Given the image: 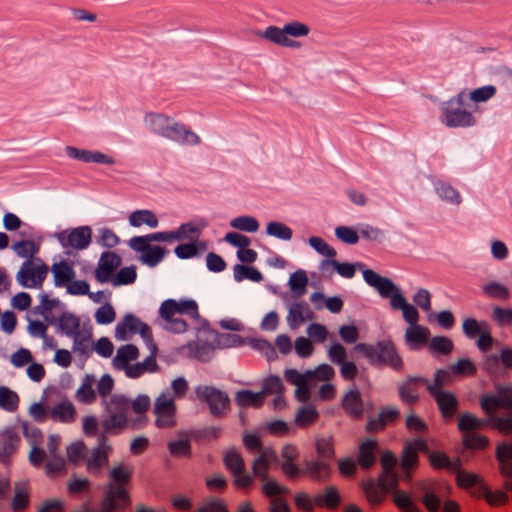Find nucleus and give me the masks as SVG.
<instances>
[{
    "instance_id": "nucleus-18",
    "label": "nucleus",
    "mask_w": 512,
    "mask_h": 512,
    "mask_svg": "<svg viewBox=\"0 0 512 512\" xmlns=\"http://www.w3.org/2000/svg\"><path fill=\"white\" fill-rule=\"evenodd\" d=\"M435 400L443 419H452L459 407L456 395L450 391H432L429 393Z\"/></svg>"
},
{
    "instance_id": "nucleus-1",
    "label": "nucleus",
    "mask_w": 512,
    "mask_h": 512,
    "mask_svg": "<svg viewBox=\"0 0 512 512\" xmlns=\"http://www.w3.org/2000/svg\"><path fill=\"white\" fill-rule=\"evenodd\" d=\"M133 470L128 465H117L109 474L104 496L101 500L98 512H117L131 505V498L127 487L132 478Z\"/></svg>"
},
{
    "instance_id": "nucleus-62",
    "label": "nucleus",
    "mask_w": 512,
    "mask_h": 512,
    "mask_svg": "<svg viewBox=\"0 0 512 512\" xmlns=\"http://www.w3.org/2000/svg\"><path fill=\"white\" fill-rule=\"evenodd\" d=\"M456 482L460 488L468 489L481 482V478L474 473L459 470L456 475Z\"/></svg>"
},
{
    "instance_id": "nucleus-53",
    "label": "nucleus",
    "mask_w": 512,
    "mask_h": 512,
    "mask_svg": "<svg viewBox=\"0 0 512 512\" xmlns=\"http://www.w3.org/2000/svg\"><path fill=\"white\" fill-rule=\"evenodd\" d=\"M66 456L72 463L85 462L87 457V447L82 441H77L66 447Z\"/></svg>"
},
{
    "instance_id": "nucleus-12",
    "label": "nucleus",
    "mask_w": 512,
    "mask_h": 512,
    "mask_svg": "<svg viewBox=\"0 0 512 512\" xmlns=\"http://www.w3.org/2000/svg\"><path fill=\"white\" fill-rule=\"evenodd\" d=\"M497 395L485 394L480 405L487 416L495 414L499 408L512 411V383L496 387Z\"/></svg>"
},
{
    "instance_id": "nucleus-51",
    "label": "nucleus",
    "mask_w": 512,
    "mask_h": 512,
    "mask_svg": "<svg viewBox=\"0 0 512 512\" xmlns=\"http://www.w3.org/2000/svg\"><path fill=\"white\" fill-rule=\"evenodd\" d=\"M318 418V412L313 406L301 407L295 417L296 423L303 428L312 425Z\"/></svg>"
},
{
    "instance_id": "nucleus-63",
    "label": "nucleus",
    "mask_w": 512,
    "mask_h": 512,
    "mask_svg": "<svg viewBox=\"0 0 512 512\" xmlns=\"http://www.w3.org/2000/svg\"><path fill=\"white\" fill-rule=\"evenodd\" d=\"M309 244L321 255L333 259L336 257V250L328 245L322 238L313 236L309 239Z\"/></svg>"
},
{
    "instance_id": "nucleus-9",
    "label": "nucleus",
    "mask_w": 512,
    "mask_h": 512,
    "mask_svg": "<svg viewBox=\"0 0 512 512\" xmlns=\"http://www.w3.org/2000/svg\"><path fill=\"white\" fill-rule=\"evenodd\" d=\"M223 461L226 469L232 475L237 489H247L253 484V476L247 472L244 459L238 451H227Z\"/></svg>"
},
{
    "instance_id": "nucleus-38",
    "label": "nucleus",
    "mask_w": 512,
    "mask_h": 512,
    "mask_svg": "<svg viewBox=\"0 0 512 512\" xmlns=\"http://www.w3.org/2000/svg\"><path fill=\"white\" fill-rule=\"evenodd\" d=\"M95 378L87 375L76 393V398L84 404H91L96 400V392L94 390Z\"/></svg>"
},
{
    "instance_id": "nucleus-48",
    "label": "nucleus",
    "mask_w": 512,
    "mask_h": 512,
    "mask_svg": "<svg viewBox=\"0 0 512 512\" xmlns=\"http://www.w3.org/2000/svg\"><path fill=\"white\" fill-rule=\"evenodd\" d=\"M452 373L449 370L440 369L435 372L434 381L430 383L427 381V390L429 393L432 391H444L443 387L452 383Z\"/></svg>"
},
{
    "instance_id": "nucleus-34",
    "label": "nucleus",
    "mask_w": 512,
    "mask_h": 512,
    "mask_svg": "<svg viewBox=\"0 0 512 512\" xmlns=\"http://www.w3.org/2000/svg\"><path fill=\"white\" fill-rule=\"evenodd\" d=\"M108 463V452L105 447H97L85 458V465L89 472H99Z\"/></svg>"
},
{
    "instance_id": "nucleus-7",
    "label": "nucleus",
    "mask_w": 512,
    "mask_h": 512,
    "mask_svg": "<svg viewBox=\"0 0 512 512\" xmlns=\"http://www.w3.org/2000/svg\"><path fill=\"white\" fill-rule=\"evenodd\" d=\"M154 425L160 430H172L178 424L177 404L170 391L159 394L153 403Z\"/></svg>"
},
{
    "instance_id": "nucleus-23",
    "label": "nucleus",
    "mask_w": 512,
    "mask_h": 512,
    "mask_svg": "<svg viewBox=\"0 0 512 512\" xmlns=\"http://www.w3.org/2000/svg\"><path fill=\"white\" fill-rule=\"evenodd\" d=\"M92 240V230L89 226H80L72 229L66 235V246L76 250L86 249Z\"/></svg>"
},
{
    "instance_id": "nucleus-58",
    "label": "nucleus",
    "mask_w": 512,
    "mask_h": 512,
    "mask_svg": "<svg viewBox=\"0 0 512 512\" xmlns=\"http://www.w3.org/2000/svg\"><path fill=\"white\" fill-rule=\"evenodd\" d=\"M429 348L438 354L448 355L453 350V342L444 336H436L430 340Z\"/></svg>"
},
{
    "instance_id": "nucleus-35",
    "label": "nucleus",
    "mask_w": 512,
    "mask_h": 512,
    "mask_svg": "<svg viewBox=\"0 0 512 512\" xmlns=\"http://www.w3.org/2000/svg\"><path fill=\"white\" fill-rule=\"evenodd\" d=\"M340 502L341 498L339 492L334 486H327L322 495L315 497V503L317 506L326 507L330 510L337 509Z\"/></svg>"
},
{
    "instance_id": "nucleus-20",
    "label": "nucleus",
    "mask_w": 512,
    "mask_h": 512,
    "mask_svg": "<svg viewBox=\"0 0 512 512\" xmlns=\"http://www.w3.org/2000/svg\"><path fill=\"white\" fill-rule=\"evenodd\" d=\"M148 349L150 351V355L143 361L133 365V368L130 369V373H128L129 378H138L146 372L153 373L159 370V366L157 364V345L154 343L153 339L146 342Z\"/></svg>"
},
{
    "instance_id": "nucleus-19",
    "label": "nucleus",
    "mask_w": 512,
    "mask_h": 512,
    "mask_svg": "<svg viewBox=\"0 0 512 512\" xmlns=\"http://www.w3.org/2000/svg\"><path fill=\"white\" fill-rule=\"evenodd\" d=\"M400 417V411L394 406L381 407L377 417L370 418L366 424L368 432H379L387 425L395 423Z\"/></svg>"
},
{
    "instance_id": "nucleus-44",
    "label": "nucleus",
    "mask_w": 512,
    "mask_h": 512,
    "mask_svg": "<svg viewBox=\"0 0 512 512\" xmlns=\"http://www.w3.org/2000/svg\"><path fill=\"white\" fill-rule=\"evenodd\" d=\"M430 465L437 470L447 469L455 471L459 468V462H452L450 458L443 452L433 451L429 454Z\"/></svg>"
},
{
    "instance_id": "nucleus-22",
    "label": "nucleus",
    "mask_w": 512,
    "mask_h": 512,
    "mask_svg": "<svg viewBox=\"0 0 512 512\" xmlns=\"http://www.w3.org/2000/svg\"><path fill=\"white\" fill-rule=\"evenodd\" d=\"M422 385L427 387V380L420 377L407 379L399 386V397L402 402L414 404L419 400V391Z\"/></svg>"
},
{
    "instance_id": "nucleus-41",
    "label": "nucleus",
    "mask_w": 512,
    "mask_h": 512,
    "mask_svg": "<svg viewBox=\"0 0 512 512\" xmlns=\"http://www.w3.org/2000/svg\"><path fill=\"white\" fill-rule=\"evenodd\" d=\"M487 426V422L480 420L471 413H462L458 417V428L464 433H472V431L480 430Z\"/></svg>"
},
{
    "instance_id": "nucleus-37",
    "label": "nucleus",
    "mask_w": 512,
    "mask_h": 512,
    "mask_svg": "<svg viewBox=\"0 0 512 512\" xmlns=\"http://www.w3.org/2000/svg\"><path fill=\"white\" fill-rule=\"evenodd\" d=\"M313 318V313L309 309L308 305L304 302L295 303L289 310V320L291 326L297 327L307 320Z\"/></svg>"
},
{
    "instance_id": "nucleus-33",
    "label": "nucleus",
    "mask_w": 512,
    "mask_h": 512,
    "mask_svg": "<svg viewBox=\"0 0 512 512\" xmlns=\"http://www.w3.org/2000/svg\"><path fill=\"white\" fill-rule=\"evenodd\" d=\"M129 223L133 227H141L143 225L149 228H156L158 226V217L151 210H136L129 215Z\"/></svg>"
},
{
    "instance_id": "nucleus-46",
    "label": "nucleus",
    "mask_w": 512,
    "mask_h": 512,
    "mask_svg": "<svg viewBox=\"0 0 512 512\" xmlns=\"http://www.w3.org/2000/svg\"><path fill=\"white\" fill-rule=\"evenodd\" d=\"M483 293L492 299L507 301L510 299V290L497 282H490L483 286Z\"/></svg>"
},
{
    "instance_id": "nucleus-31",
    "label": "nucleus",
    "mask_w": 512,
    "mask_h": 512,
    "mask_svg": "<svg viewBox=\"0 0 512 512\" xmlns=\"http://www.w3.org/2000/svg\"><path fill=\"white\" fill-rule=\"evenodd\" d=\"M320 270L323 274H332V270H336L344 278H352L355 274L354 265L340 263L334 259L323 260L320 264Z\"/></svg>"
},
{
    "instance_id": "nucleus-26",
    "label": "nucleus",
    "mask_w": 512,
    "mask_h": 512,
    "mask_svg": "<svg viewBox=\"0 0 512 512\" xmlns=\"http://www.w3.org/2000/svg\"><path fill=\"white\" fill-rule=\"evenodd\" d=\"M378 447L376 440L367 439L359 444V453L357 462L363 469H368L374 465L376 461L375 451Z\"/></svg>"
},
{
    "instance_id": "nucleus-29",
    "label": "nucleus",
    "mask_w": 512,
    "mask_h": 512,
    "mask_svg": "<svg viewBox=\"0 0 512 512\" xmlns=\"http://www.w3.org/2000/svg\"><path fill=\"white\" fill-rule=\"evenodd\" d=\"M499 471L502 476L512 479V445L502 443L496 449Z\"/></svg>"
},
{
    "instance_id": "nucleus-27",
    "label": "nucleus",
    "mask_w": 512,
    "mask_h": 512,
    "mask_svg": "<svg viewBox=\"0 0 512 512\" xmlns=\"http://www.w3.org/2000/svg\"><path fill=\"white\" fill-rule=\"evenodd\" d=\"M379 362L378 364H386L394 369H401L403 362L396 352L391 342H379Z\"/></svg>"
},
{
    "instance_id": "nucleus-39",
    "label": "nucleus",
    "mask_w": 512,
    "mask_h": 512,
    "mask_svg": "<svg viewBox=\"0 0 512 512\" xmlns=\"http://www.w3.org/2000/svg\"><path fill=\"white\" fill-rule=\"evenodd\" d=\"M487 425L505 436L512 434V411L506 412L501 417L495 414L488 416Z\"/></svg>"
},
{
    "instance_id": "nucleus-42",
    "label": "nucleus",
    "mask_w": 512,
    "mask_h": 512,
    "mask_svg": "<svg viewBox=\"0 0 512 512\" xmlns=\"http://www.w3.org/2000/svg\"><path fill=\"white\" fill-rule=\"evenodd\" d=\"M306 470L312 479L326 480L330 476V465L326 459L309 462Z\"/></svg>"
},
{
    "instance_id": "nucleus-59",
    "label": "nucleus",
    "mask_w": 512,
    "mask_h": 512,
    "mask_svg": "<svg viewBox=\"0 0 512 512\" xmlns=\"http://www.w3.org/2000/svg\"><path fill=\"white\" fill-rule=\"evenodd\" d=\"M308 284V277L302 270L293 273L289 280L290 289L299 296L304 295Z\"/></svg>"
},
{
    "instance_id": "nucleus-45",
    "label": "nucleus",
    "mask_w": 512,
    "mask_h": 512,
    "mask_svg": "<svg viewBox=\"0 0 512 512\" xmlns=\"http://www.w3.org/2000/svg\"><path fill=\"white\" fill-rule=\"evenodd\" d=\"M367 500L371 504H380L386 497L387 492L381 485L373 480H368L363 486Z\"/></svg>"
},
{
    "instance_id": "nucleus-24",
    "label": "nucleus",
    "mask_w": 512,
    "mask_h": 512,
    "mask_svg": "<svg viewBox=\"0 0 512 512\" xmlns=\"http://www.w3.org/2000/svg\"><path fill=\"white\" fill-rule=\"evenodd\" d=\"M157 132L175 141H182L188 144H196L199 142V137L196 134L185 130V128L179 124L167 125L160 128Z\"/></svg>"
},
{
    "instance_id": "nucleus-61",
    "label": "nucleus",
    "mask_w": 512,
    "mask_h": 512,
    "mask_svg": "<svg viewBox=\"0 0 512 512\" xmlns=\"http://www.w3.org/2000/svg\"><path fill=\"white\" fill-rule=\"evenodd\" d=\"M316 450L320 458L331 460L334 457L332 437H321L316 440Z\"/></svg>"
},
{
    "instance_id": "nucleus-4",
    "label": "nucleus",
    "mask_w": 512,
    "mask_h": 512,
    "mask_svg": "<svg viewBox=\"0 0 512 512\" xmlns=\"http://www.w3.org/2000/svg\"><path fill=\"white\" fill-rule=\"evenodd\" d=\"M243 444L250 453H257L252 462V476L261 480L268 478L270 466L277 462V453L273 447H264L257 434L246 433L243 435Z\"/></svg>"
},
{
    "instance_id": "nucleus-28",
    "label": "nucleus",
    "mask_w": 512,
    "mask_h": 512,
    "mask_svg": "<svg viewBox=\"0 0 512 512\" xmlns=\"http://www.w3.org/2000/svg\"><path fill=\"white\" fill-rule=\"evenodd\" d=\"M342 406L348 415L356 419L360 418L363 413V402L360 392L354 389L346 393L342 400Z\"/></svg>"
},
{
    "instance_id": "nucleus-56",
    "label": "nucleus",
    "mask_w": 512,
    "mask_h": 512,
    "mask_svg": "<svg viewBox=\"0 0 512 512\" xmlns=\"http://www.w3.org/2000/svg\"><path fill=\"white\" fill-rule=\"evenodd\" d=\"M453 375L474 376L477 372L476 365L468 358H462L449 367Z\"/></svg>"
},
{
    "instance_id": "nucleus-57",
    "label": "nucleus",
    "mask_w": 512,
    "mask_h": 512,
    "mask_svg": "<svg viewBox=\"0 0 512 512\" xmlns=\"http://www.w3.org/2000/svg\"><path fill=\"white\" fill-rule=\"evenodd\" d=\"M393 501L402 512H409L419 508L412 502L410 495L403 490H394Z\"/></svg>"
},
{
    "instance_id": "nucleus-32",
    "label": "nucleus",
    "mask_w": 512,
    "mask_h": 512,
    "mask_svg": "<svg viewBox=\"0 0 512 512\" xmlns=\"http://www.w3.org/2000/svg\"><path fill=\"white\" fill-rule=\"evenodd\" d=\"M66 153L69 157L84 162H95L103 164H112L114 161L102 153H93L86 150H78L73 147H66Z\"/></svg>"
},
{
    "instance_id": "nucleus-40",
    "label": "nucleus",
    "mask_w": 512,
    "mask_h": 512,
    "mask_svg": "<svg viewBox=\"0 0 512 512\" xmlns=\"http://www.w3.org/2000/svg\"><path fill=\"white\" fill-rule=\"evenodd\" d=\"M263 393L242 390L236 394L235 401L240 407L259 408L263 404Z\"/></svg>"
},
{
    "instance_id": "nucleus-47",
    "label": "nucleus",
    "mask_w": 512,
    "mask_h": 512,
    "mask_svg": "<svg viewBox=\"0 0 512 512\" xmlns=\"http://www.w3.org/2000/svg\"><path fill=\"white\" fill-rule=\"evenodd\" d=\"M234 278L238 282L244 279L260 282L263 279L262 274L256 268L240 264L234 266Z\"/></svg>"
},
{
    "instance_id": "nucleus-55",
    "label": "nucleus",
    "mask_w": 512,
    "mask_h": 512,
    "mask_svg": "<svg viewBox=\"0 0 512 512\" xmlns=\"http://www.w3.org/2000/svg\"><path fill=\"white\" fill-rule=\"evenodd\" d=\"M480 492L490 506H503L508 502V496L503 491H490L486 486H483Z\"/></svg>"
},
{
    "instance_id": "nucleus-13",
    "label": "nucleus",
    "mask_w": 512,
    "mask_h": 512,
    "mask_svg": "<svg viewBox=\"0 0 512 512\" xmlns=\"http://www.w3.org/2000/svg\"><path fill=\"white\" fill-rule=\"evenodd\" d=\"M38 263L27 260L25 261L20 270L17 273V281L24 287L27 288H37L40 287L45 280L48 267L40 263V260H37Z\"/></svg>"
},
{
    "instance_id": "nucleus-25",
    "label": "nucleus",
    "mask_w": 512,
    "mask_h": 512,
    "mask_svg": "<svg viewBox=\"0 0 512 512\" xmlns=\"http://www.w3.org/2000/svg\"><path fill=\"white\" fill-rule=\"evenodd\" d=\"M442 121L449 127H466L475 123V119L470 112L448 107L444 109Z\"/></svg>"
},
{
    "instance_id": "nucleus-50",
    "label": "nucleus",
    "mask_w": 512,
    "mask_h": 512,
    "mask_svg": "<svg viewBox=\"0 0 512 512\" xmlns=\"http://www.w3.org/2000/svg\"><path fill=\"white\" fill-rule=\"evenodd\" d=\"M137 278L136 267L129 266L121 268L111 279L113 286L129 285L135 282Z\"/></svg>"
},
{
    "instance_id": "nucleus-36",
    "label": "nucleus",
    "mask_w": 512,
    "mask_h": 512,
    "mask_svg": "<svg viewBox=\"0 0 512 512\" xmlns=\"http://www.w3.org/2000/svg\"><path fill=\"white\" fill-rule=\"evenodd\" d=\"M19 395L6 386H0V409L15 413L19 408Z\"/></svg>"
},
{
    "instance_id": "nucleus-60",
    "label": "nucleus",
    "mask_w": 512,
    "mask_h": 512,
    "mask_svg": "<svg viewBox=\"0 0 512 512\" xmlns=\"http://www.w3.org/2000/svg\"><path fill=\"white\" fill-rule=\"evenodd\" d=\"M230 225L235 229L245 232H256L259 229L258 221L250 216H240L234 218Z\"/></svg>"
},
{
    "instance_id": "nucleus-21",
    "label": "nucleus",
    "mask_w": 512,
    "mask_h": 512,
    "mask_svg": "<svg viewBox=\"0 0 512 512\" xmlns=\"http://www.w3.org/2000/svg\"><path fill=\"white\" fill-rule=\"evenodd\" d=\"M139 357V350L132 344L123 345L118 348L116 356L113 359V367L117 370L125 371L126 376L130 373V369L133 368L134 364L132 361Z\"/></svg>"
},
{
    "instance_id": "nucleus-5",
    "label": "nucleus",
    "mask_w": 512,
    "mask_h": 512,
    "mask_svg": "<svg viewBox=\"0 0 512 512\" xmlns=\"http://www.w3.org/2000/svg\"><path fill=\"white\" fill-rule=\"evenodd\" d=\"M177 237L165 232H157L145 236H135L130 239V247L141 253V261L150 267L156 266L165 256L166 250L160 246H151L152 241L171 242Z\"/></svg>"
},
{
    "instance_id": "nucleus-54",
    "label": "nucleus",
    "mask_w": 512,
    "mask_h": 512,
    "mask_svg": "<svg viewBox=\"0 0 512 512\" xmlns=\"http://www.w3.org/2000/svg\"><path fill=\"white\" fill-rule=\"evenodd\" d=\"M462 441L466 448L473 450H483L489 444V439L486 436L475 433H464Z\"/></svg>"
},
{
    "instance_id": "nucleus-3",
    "label": "nucleus",
    "mask_w": 512,
    "mask_h": 512,
    "mask_svg": "<svg viewBox=\"0 0 512 512\" xmlns=\"http://www.w3.org/2000/svg\"><path fill=\"white\" fill-rule=\"evenodd\" d=\"M166 330L174 333L187 331V319L197 320L200 315L196 301L192 299L176 301L168 299L162 302L159 309Z\"/></svg>"
},
{
    "instance_id": "nucleus-11",
    "label": "nucleus",
    "mask_w": 512,
    "mask_h": 512,
    "mask_svg": "<svg viewBox=\"0 0 512 512\" xmlns=\"http://www.w3.org/2000/svg\"><path fill=\"white\" fill-rule=\"evenodd\" d=\"M309 33L307 25L300 22H292L284 26L283 29L271 26L266 29L265 37L277 44L293 47L296 42L291 40L289 36L300 37L306 36Z\"/></svg>"
},
{
    "instance_id": "nucleus-49",
    "label": "nucleus",
    "mask_w": 512,
    "mask_h": 512,
    "mask_svg": "<svg viewBox=\"0 0 512 512\" xmlns=\"http://www.w3.org/2000/svg\"><path fill=\"white\" fill-rule=\"evenodd\" d=\"M12 248L19 257L27 260H31L39 251V246L32 240L16 242Z\"/></svg>"
},
{
    "instance_id": "nucleus-10",
    "label": "nucleus",
    "mask_w": 512,
    "mask_h": 512,
    "mask_svg": "<svg viewBox=\"0 0 512 512\" xmlns=\"http://www.w3.org/2000/svg\"><path fill=\"white\" fill-rule=\"evenodd\" d=\"M427 453L428 445L422 438L415 439L414 441L407 442L402 450L400 466L404 473L406 481H411L412 472L418 466L419 457L418 453Z\"/></svg>"
},
{
    "instance_id": "nucleus-17",
    "label": "nucleus",
    "mask_w": 512,
    "mask_h": 512,
    "mask_svg": "<svg viewBox=\"0 0 512 512\" xmlns=\"http://www.w3.org/2000/svg\"><path fill=\"white\" fill-rule=\"evenodd\" d=\"M122 263L121 257L115 252L102 253L97 268L95 270V279L99 283L110 282L115 275V271Z\"/></svg>"
},
{
    "instance_id": "nucleus-2",
    "label": "nucleus",
    "mask_w": 512,
    "mask_h": 512,
    "mask_svg": "<svg viewBox=\"0 0 512 512\" xmlns=\"http://www.w3.org/2000/svg\"><path fill=\"white\" fill-rule=\"evenodd\" d=\"M363 277L382 297L390 299L392 309L402 311L403 318L408 324H417L419 320L417 309L406 301L390 279L381 277L370 269L363 272Z\"/></svg>"
},
{
    "instance_id": "nucleus-8",
    "label": "nucleus",
    "mask_w": 512,
    "mask_h": 512,
    "mask_svg": "<svg viewBox=\"0 0 512 512\" xmlns=\"http://www.w3.org/2000/svg\"><path fill=\"white\" fill-rule=\"evenodd\" d=\"M66 336L73 339V351L80 355H88L93 351L91 328L80 320L66 313Z\"/></svg>"
},
{
    "instance_id": "nucleus-52",
    "label": "nucleus",
    "mask_w": 512,
    "mask_h": 512,
    "mask_svg": "<svg viewBox=\"0 0 512 512\" xmlns=\"http://www.w3.org/2000/svg\"><path fill=\"white\" fill-rule=\"evenodd\" d=\"M429 330L426 327L414 324L406 330V341L409 344L425 343L428 339Z\"/></svg>"
},
{
    "instance_id": "nucleus-6",
    "label": "nucleus",
    "mask_w": 512,
    "mask_h": 512,
    "mask_svg": "<svg viewBox=\"0 0 512 512\" xmlns=\"http://www.w3.org/2000/svg\"><path fill=\"white\" fill-rule=\"evenodd\" d=\"M107 417L102 421L105 433L119 434L130 428L129 399L123 395H113L106 402Z\"/></svg>"
},
{
    "instance_id": "nucleus-16",
    "label": "nucleus",
    "mask_w": 512,
    "mask_h": 512,
    "mask_svg": "<svg viewBox=\"0 0 512 512\" xmlns=\"http://www.w3.org/2000/svg\"><path fill=\"white\" fill-rule=\"evenodd\" d=\"M151 407V400L145 394L138 395L135 399H129V412L133 413L130 417V429L144 428L148 424L147 413Z\"/></svg>"
},
{
    "instance_id": "nucleus-30",
    "label": "nucleus",
    "mask_w": 512,
    "mask_h": 512,
    "mask_svg": "<svg viewBox=\"0 0 512 512\" xmlns=\"http://www.w3.org/2000/svg\"><path fill=\"white\" fill-rule=\"evenodd\" d=\"M74 271L66 263V290L73 295H86L96 301L94 294L89 293V284L84 280H73Z\"/></svg>"
},
{
    "instance_id": "nucleus-14",
    "label": "nucleus",
    "mask_w": 512,
    "mask_h": 512,
    "mask_svg": "<svg viewBox=\"0 0 512 512\" xmlns=\"http://www.w3.org/2000/svg\"><path fill=\"white\" fill-rule=\"evenodd\" d=\"M197 397L208 404L212 415L220 417L229 409L230 400L228 396L213 387H198Z\"/></svg>"
},
{
    "instance_id": "nucleus-43",
    "label": "nucleus",
    "mask_w": 512,
    "mask_h": 512,
    "mask_svg": "<svg viewBox=\"0 0 512 512\" xmlns=\"http://www.w3.org/2000/svg\"><path fill=\"white\" fill-rule=\"evenodd\" d=\"M2 451L1 455L4 457H9L13 454L20 444L19 435L12 429H6L2 435Z\"/></svg>"
},
{
    "instance_id": "nucleus-15",
    "label": "nucleus",
    "mask_w": 512,
    "mask_h": 512,
    "mask_svg": "<svg viewBox=\"0 0 512 512\" xmlns=\"http://www.w3.org/2000/svg\"><path fill=\"white\" fill-rule=\"evenodd\" d=\"M136 333H139L145 342L153 339L150 327L133 315H126L115 329V336L119 340H126Z\"/></svg>"
},
{
    "instance_id": "nucleus-64",
    "label": "nucleus",
    "mask_w": 512,
    "mask_h": 512,
    "mask_svg": "<svg viewBox=\"0 0 512 512\" xmlns=\"http://www.w3.org/2000/svg\"><path fill=\"white\" fill-rule=\"evenodd\" d=\"M492 319L499 326L512 325V309L494 307L492 310Z\"/></svg>"
}]
</instances>
